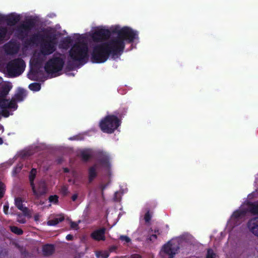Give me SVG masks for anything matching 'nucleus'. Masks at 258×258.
<instances>
[{"instance_id": "a18cd8bd", "label": "nucleus", "mask_w": 258, "mask_h": 258, "mask_svg": "<svg viewBox=\"0 0 258 258\" xmlns=\"http://www.w3.org/2000/svg\"><path fill=\"white\" fill-rule=\"evenodd\" d=\"M128 258H142V257L139 254L134 253L130 255Z\"/></svg>"}, {"instance_id": "412c9836", "label": "nucleus", "mask_w": 258, "mask_h": 258, "mask_svg": "<svg viewBox=\"0 0 258 258\" xmlns=\"http://www.w3.org/2000/svg\"><path fill=\"white\" fill-rule=\"evenodd\" d=\"M96 168V165H94L88 169V181L89 183H91L97 176Z\"/></svg>"}, {"instance_id": "79ce46f5", "label": "nucleus", "mask_w": 258, "mask_h": 258, "mask_svg": "<svg viewBox=\"0 0 258 258\" xmlns=\"http://www.w3.org/2000/svg\"><path fill=\"white\" fill-rule=\"evenodd\" d=\"M117 249V246L115 245H112L109 248V253L115 251Z\"/></svg>"}, {"instance_id": "de8ad7c7", "label": "nucleus", "mask_w": 258, "mask_h": 258, "mask_svg": "<svg viewBox=\"0 0 258 258\" xmlns=\"http://www.w3.org/2000/svg\"><path fill=\"white\" fill-rule=\"evenodd\" d=\"M73 236L71 234H68L66 236V239L68 240H72L73 239Z\"/></svg>"}, {"instance_id": "ddd939ff", "label": "nucleus", "mask_w": 258, "mask_h": 258, "mask_svg": "<svg viewBox=\"0 0 258 258\" xmlns=\"http://www.w3.org/2000/svg\"><path fill=\"white\" fill-rule=\"evenodd\" d=\"M3 19V21L6 22L9 26H13L15 25L20 20V16L14 13H12L8 16H4L0 15Z\"/></svg>"}, {"instance_id": "2eb2a0df", "label": "nucleus", "mask_w": 258, "mask_h": 258, "mask_svg": "<svg viewBox=\"0 0 258 258\" xmlns=\"http://www.w3.org/2000/svg\"><path fill=\"white\" fill-rule=\"evenodd\" d=\"M17 101H15L13 98L11 100L6 99L3 100L0 103V107L2 109H16L18 108Z\"/></svg>"}, {"instance_id": "1a4fd4ad", "label": "nucleus", "mask_w": 258, "mask_h": 258, "mask_svg": "<svg viewBox=\"0 0 258 258\" xmlns=\"http://www.w3.org/2000/svg\"><path fill=\"white\" fill-rule=\"evenodd\" d=\"M96 156L98 162L102 167L107 169H110V157L106 152L99 151L97 153Z\"/></svg>"}, {"instance_id": "c9c22d12", "label": "nucleus", "mask_w": 258, "mask_h": 258, "mask_svg": "<svg viewBox=\"0 0 258 258\" xmlns=\"http://www.w3.org/2000/svg\"><path fill=\"white\" fill-rule=\"evenodd\" d=\"M5 192V185L4 183L0 181V199L3 198Z\"/></svg>"}, {"instance_id": "09e8293b", "label": "nucleus", "mask_w": 258, "mask_h": 258, "mask_svg": "<svg viewBox=\"0 0 258 258\" xmlns=\"http://www.w3.org/2000/svg\"><path fill=\"white\" fill-rule=\"evenodd\" d=\"M78 198V195L77 194H74L72 196V200L73 201H75Z\"/></svg>"}, {"instance_id": "c85d7f7f", "label": "nucleus", "mask_w": 258, "mask_h": 258, "mask_svg": "<svg viewBox=\"0 0 258 258\" xmlns=\"http://www.w3.org/2000/svg\"><path fill=\"white\" fill-rule=\"evenodd\" d=\"M244 215V212L241 210L234 211L232 215V218L239 219Z\"/></svg>"}, {"instance_id": "a211bd4d", "label": "nucleus", "mask_w": 258, "mask_h": 258, "mask_svg": "<svg viewBox=\"0 0 258 258\" xmlns=\"http://www.w3.org/2000/svg\"><path fill=\"white\" fill-rule=\"evenodd\" d=\"M15 204L17 208L23 213L25 216L29 215V210L28 208L23 207V201L21 198L15 199Z\"/></svg>"}, {"instance_id": "9b49d317", "label": "nucleus", "mask_w": 258, "mask_h": 258, "mask_svg": "<svg viewBox=\"0 0 258 258\" xmlns=\"http://www.w3.org/2000/svg\"><path fill=\"white\" fill-rule=\"evenodd\" d=\"M36 22V19L30 18L26 19L20 25L22 30L28 35L30 32L35 27Z\"/></svg>"}, {"instance_id": "4d7b16f0", "label": "nucleus", "mask_w": 258, "mask_h": 258, "mask_svg": "<svg viewBox=\"0 0 258 258\" xmlns=\"http://www.w3.org/2000/svg\"><path fill=\"white\" fill-rule=\"evenodd\" d=\"M3 140L2 138H0V145L3 144Z\"/></svg>"}, {"instance_id": "4be33fe9", "label": "nucleus", "mask_w": 258, "mask_h": 258, "mask_svg": "<svg viewBox=\"0 0 258 258\" xmlns=\"http://www.w3.org/2000/svg\"><path fill=\"white\" fill-rule=\"evenodd\" d=\"M248 208L252 214L258 216V202L249 203Z\"/></svg>"}, {"instance_id": "13d9d810", "label": "nucleus", "mask_w": 258, "mask_h": 258, "mask_svg": "<svg viewBox=\"0 0 258 258\" xmlns=\"http://www.w3.org/2000/svg\"><path fill=\"white\" fill-rule=\"evenodd\" d=\"M0 128H1V129H2V130H3V131L4 130V128H3V126H0Z\"/></svg>"}, {"instance_id": "6ab92c4d", "label": "nucleus", "mask_w": 258, "mask_h": 258, "mask_svg": "<svg viewBox=\"0 0 258 258\" xmlns=\"http://www.w3.org/2000/svg\"><path fill=\"white\" fill-rule=\"evenodd\" d=\"M26 96L27 93L26 90L24 89L20 88L12 98L17 102H21L24 100Z\"/></svg>"}, {"instance_id": "b1692460", "label": "nucleus", "mask_w": 258, "mask_h": 258, "mask_svg": "<svg viewBox=\"0 0 258 258\" xmlns=\"http://www.w3.org/2000/svg\"><path fill=\"white\" fill-rule=\"evenodd\" d=\"M80 156L83 161L87 162L91 158L92 155L90 151L87 150L81 151L80 153Z\"/></svg>"}, {"instance_id": "f03ea898", "label": "nucleus", "mask_w": 258, "mask_h": 258, "mask_svg": "<svg viewBox=\"0 0 258 258\" xmlns=\"http://www.w3.org/2000/svg\"><path fill=\"white\" fill-rule=\"evenodd\" d=\"M69 56L73 61H77L81 64H85L89 58L87 45L83 42L75 43L69 50Z\"/></svg>"}, {"instance_id": "3c124183", "label": "nucleus", "mask_w": 258, "mask_h": 258, "mask_svg": "<svg viewBox=\"0 0 258 258\" xmlns=\"http://www.w3.org/2000/svg\"><path fill=\"white\" fill-rule=\"evenodd\" d=\"M151 231H154V233L156 234H160V232L159 231V230L158 229H155L154 230L151 229Z\"/></svg>"}, {"instance_id": "f257e3e1", "label": "nucleus", "mask_w": 258, "mask_h": 258, "mask_svg": "<svg viewBox=\"0 0 258 258\" xmlns=\"http://www.w3.org/2000/svg\"><path fill=\"white\" fill-rule=\"evenodd\" d=\"M113 32L117 34V37L93 45L90 58L93 63H103L110 55L114 57L120 55L124 49L125 41L131 43L138 38V33L128 27L115 28Z\"/></svg>"}, {"instance_id": "bb28decb", "label": "nucleus", "mask_w": 258, "mask_h": 258, "mask_svg": "<svg viewBox=\"0 0 258 258\" xmlns=\"http://www.w3.org/2000/svg\"><path fill=\"white\" fill-rule=\"evenodd\" d=\"M127 112V109L125 108H120L115 112V114L118 118L123 117Z\"/></svg>"}, {"instance_id": "f3484780", "label": "nucleus", "mask_w": 258, "mask_h": 258, "mask_svg": "<svg viewBox=\"0 0 258 258\" xmlns=\"http://www.w3.org/2000/svg\"><path fill=\"white\" fill-rule=\"evenodd\" d=\"M12 86L10 83L4 84L0 88V103L3 100H6V97L12 89Z\"/></svg>"}, {"instance_id": "a19ab883", "label": "nucleus", "mask_w": 258, "mask_h": 258, "mask_svg": "<svg viewBox=\"0 0 258 258\" xmlns=\"http://www.w3.org/2000/svg\"><path fill=\"white\" fill-rule=\"evenodd\" d=\"M157 238V235L156 234H152L150 236L149 238H148V240L150 241H154Z\"/></svg>"}, {"instance_id": "58836bf2", "label": "nucleus", "mask_w": 258, "mask_h": 258, "mask_svg": "<svg viewBox=\"0 0 258 258\" xmlns=\"http://www.w3.org/2000/svg\"><path fill=\"white\" fill-rule=\"evenodd\" d=\"M1 114L5 117H8L10 115V112L7 109H2Z\"/></svg>"}, {"instance_id": "f704fd0d", "label": "nucleus", "mask_w": 258, "mask_h": 258, "mask_svg": "<svg viewBox=\"0 0 258 258\" xmlns=\"http://www.w3.org/2000/svg\"><path fill=\"white\" fill-rule=\"evenodd\" d=\"M60 192L63 196H66L69 194L68 186L67 185H63L60 189Z\"/></svg>"}, {"instance_id": "5701e85b", "label": "nucleus", "mask_w": 258, "mask_h": 258, "mask_svg": "<svg viewBox=\"0 0 258 258\" xmlns=\"http://www.w3.org/2000/svg\"><path fill=\"white\" fill-rule=\"evenodd\" d=\"M64 220V216L60 215L59 217L55 218L48 221L47 225L49 226H55L58 224L59 222L63 221Z\"/></svg>"}, {"instance_id": "ea45409f", "label": "nucleus", "mask_w": 258, "mask_h": 258, "mask_svg": "<svg viewBox=\"0 0 258 258\" xmlns=\"http://www.w3.org/2000/svg\"><path fill=\"white\" fill-rule=\"evenodd\" d=\"M21 169L22 167L21 166H16L13 171V175H16V174L20 172Z\"/></svg>"}, {"instance_id": "393cba45", "label": "nucleus", "mask_w": 258, "mask_h": 258, "mask_svg": "<svg viewBox=\"0 0 258 258\" xmlns=\"http://www.w3.org/2000/svg\"><path fill=\"white\" fill-rule=\"evenodd\" d=\"M37 170L35 168H32L30 171L29 175V179L31 186H33L34 184V180L36 177Z\"/></svg>"}, {"instance_id": "473e14b6", "label": "nucleus", "mask_w": 258, "mask_h": 258, "mask_svg": "<svg viewBox=\"0 0 258 258\" xmlns=\"http://www.w3.org/2000/svg\"><path fill=\"white\" fill-rule=\"evenodd\" d=\"M48 200L50 203L57 204L58 202V197L56 195L50 196Z\"/></svg>"}, {"instance_id": "6e6d98bb", "label": "nucleus", "mask_w": 258, "mask_h": 258, "mask_svg": "<svg viewBox=\"0 0 258 258\" xmlns=\"http://www.w3.org/2000/svg\"><path fill=\"white\" fill-rule=\"evenodd\" d=\"M19 222L20 223H22V224H24L26 222V220L25 219H23L20 221H19Z\"/></svg>"}, {"instance_id": "2f4dec72", "label": "nucleus", "mask_w": 258, "mask_h": 258, "mask_svg": "<svg viewBox=\"0 0 258 258\" xmlns=\"http://www.w3.org/2000/svg\"><path fill=\"white\" fill-rule=\"evenodd\" d=\"M216 254L214 252L213 250L211 248H208L206 258H216Z\"/></svg>"}, {"instance_id": "864d4df0", "label": "nucleus", "mask_w": 258, "mask_h": 258, "mask_svg": "<svg viewBox=\"0 0 258 258\" xmlns=\"http://www.w3.org/2000/svg\"><path fill=\"white\" fill-rule=\"evenodd\" d=\"M77 226H78V225H77L76 223H75V222H72V223H71V227H72V228H75V227H77Z\"/></svg>"}, {"instance_id": "4468645a", "label": "nucleus", "mask_w": 258, "mask_h": 258, "mask_svg": "<svg viewBox=\"0 0 258 258\" xmlns=\"http://www.w3.org/2000/svg\"><path fill=\"white\" fill-rule=\"evenodd\" d=\"M45 34L40 33H35L31 35L29 39L25 41V44L27 45L31 44H36L38 43H41L43 38H44Z\"/></svg>"}, {"instance_id": "c03bdc74", "label": "nucleus", "mask_w": 258, "mask_h": 258, "mask_svg": "<svg viewBox=\"0 0 258 258\" xmlns=\"http://www.w3.org/2000/svg\"><path fill=\"white\" fill-rule=\"evenodd\" d=\"M9 206L8 204L4 205L3 207V211L5 214H8V211H9Z\"/></svg>"}, {"instance_id": "7c9ffc66", "label": "nucleus", "mask_w": 258, "mask_h": 258, "mask_svg": "<svg viewBox=\"0 0 258 258\" xmlns=\"http://www.w3.org/2000/svg\"><path fill=\"white\" fill-rule=\"evenodd\" d=\"M10 228L11 231L13 233H14L16 234H17L18 235H21L23 234V231L22 230V229L17 227V226H11L10 227Z\"/></svg>"}, {"instance_id": "72a5a7b5", "label": "nucleus", "mask_w": 258, "mask_h": 258, "mask_svg": "<svg viewBox=\"0 0 258 258\" xmlns=\"http://www.w3.org/2000/svg\"><path fill=\"white\" fill-rule=\"evenodd\" d=\"M152 213H151L149 210H148L145 213V216H144V220H145L146 222L149 223L151 221V218H152Z\"/></svg>"}, {"instance_id": "c756f323", "label": "nucleus", "mask_w": 258, "mask_h": 258, "mask_svg": "<svg viewBox=\"0 0 258 258\" xmlns=\"http://www.w3.org/2000/svg\"><path fill=\"white\" fill-rule=\"evenodd\" d=\"M29 88L33 91H38L41 89V85L38 83H33L29 85Z\"/></svg>"}, {"instance_id": "4c0bfd02", "label": "nucleus", "mask_w": 258, "mask_h": 258, "mask_svg": "<svg viewBox=\"0 0 258 258\" xmlns=\"http://www.w3.org/2000/svg\"><path fill=\"white\" fill-rule=\"evenodd\" d=\"M119 239L122 241H125L126 243H128L131 241V238L126 235H120Z\"/></svg>"}, {"instance_id": "37998d69", "label": "nucleus", "mask_w": 258, "mask_h": 258, "mask_svg": "<svg viewBox=\"0 0 258 258\" xmlns=\"http://www.w3.org/2000/svg\"><path fill=\"white\" fill-rule=\"evenodd\" d=\"M63 42L65 43L71 44L73 42V40L71 37H67L64 39Z\"/></svg>"}, {"instance_id": "39448f33", "label": "nucleus", "mask_w": 258, "mask_h": 258, "mask_svg": "<svg viewBox=\"0 0 258 258\" xmlns=\"http://www.w3.org/2000/svg\"><path fill=\"white\" fill-rule=\"evenodd\" d=\"M25 67V61L21 58H17L10 61L7 64L6 69L10 76L16 77L23 73Z\"/></svg>"}, {"instance_id": "6e6552de", "label": "nucleus", "mask_w": 258, "mask_h": 258, "mask_svg": "<svg viewBox=\"0 0 258 258\" xmlns=\"http://www.w3.org/2000/svg\"><path fill=\"white\" fill-rule=\"evenodd\" d=\"M179 249L178 244L169 241L163 246L160 254L163 256V254H165L169 256L168 258H173Z\"/></svg>"}, {"instance_id": "49530a36", "label": "nucleus", "mask_w": 258, "mask_h": 258, "mask_svg": "<svg viewBox=\"0 0 258 258\" xmlns=\"http://www.w3.org/2000/svg\"><path fill=\"white\" fill-rule=\"evenodd\" d=\"M17 51L16 50H14L13 47H9V49L7 50L8 53L11 54V53H17Z\"/></svg>"}, {"instance_id": "a878e982", "label": "nucleus", "mask_w": 258, "mask_h": 258, "mask_svg": "<svg viewBox=\"0 0 258 258\" xmlns=\"http://www.w3.org/2000/svg\"><path fill=\"white\" fill-rule=\"evenodd\" d=\"M16 31L17 32L19 38L21 39H23L28 36L26 33H25L23 30H22L20 25L17 27Z\"/></svg>"}, {"instance_id": "aec40b11", "label": "nucleus", "mask_w": 258, "mask_h": 258, "mask_svg": "<svg viewBox=\"0 0 258 258\" xmlns=\"http://www.w3.org/2000/svg\"><path fill=\"white\" fill-rule=\"evenodd\" d=\"M55 251V247L53 244H46L42 247V252L44 256H50L52 255Z\"/></svg>"}, {"instance_id": "5fc2aeb1", "label": "nucleus", "mask_w": 258, "mask_h": 258, "mask_svg": "<svg viewBox=\"0 0 258 258\" xmlns=\"http://www.w3.org/2000/svg\"><path fill=\"white\" fill-rule=\"evenodd\" d=\"M63 171H64V172H65V173H68V172H69L70 170H69V168H63Z\"/></svg>"}, {"instance_id": "7ed1b4c3", "label": "nucleus", "mask_w": 258, "mask_h": 258, "mask_svg": "<svg viewBox=\"0 0 258 258\" xmlns=\"http://www.w3.org/2000/svg\"><path fill=\"white\" fill-rule=\"evenodd\" d=\"M56 35L54 33H49L45 34L40 44V52L44 56L52 54L56 49Z\"/></svg>"}, {"instance_id": "dca6fc26", "label": "nucleus", "mask_w": 258, "mask_h": 258, "mask_svg": "<svg viewBox=\"0 0 258 258\" xmlns=\"http://www.w3.org/2000/svg\"><path fill=\"white\" fill-rule=\"evenodd\" d=\"M247 227L251 233L258 237V217L250 219L248 222Z\"/></svg>"}, {"instance_id": "603ef678", "label": "nucleus", "mask_w": 258, "mask_h": 258, "mask_svg": "<svg viewBox=\"0 0 258 258\" xmlns=\"http://www.w3.org/2000/svg\"><path fill=\"white\" fill-rule=\"evenodd\" d=\"M106 187V185H104V184H102L101 185V190H102V192L105 189Z\"/></svg>"}, {"instance_id": "8fccbe9b", "label": "nucleus", "mask_w": 258, "mask_h": 258, "mask_svg": "<svg viewBox=\"0 0 258 258\" xmlns=\"http://www.w3.org/2000/svg\"><path fill=\"white\" fill-rule=\"evenodd\" d=\"M80 137L78 136H74L73 137H71V138H70V140H80Z\"/></svg>"}, {"instance_id": "423d86ee", "label": "nucleus", "mask_w": 258, "mask_h": 258, "mask_svg": "<svg viewBox=\"0 0 258 258\" xmlns=\"http://www.w3.org/2000/svg\"><path fill=\"white\" fill-rule=\"evenodd\" d=\"M64 64L63 58L54 55L45 64L44 70L48 74H53L61 71Z\"/></svg>"}, {"instance_id": "0eeeda50", "label": "nucleus", "mask_w": 258, "mask_h": 258, "mask_svg": "<svg viewBox=\"0 0 258 258\" xmlns=\"http://www.w3.org/2000/svg\"><path fill=\"white\" fill-rule=\"evenodd\" d=\"M111 35V31L108 29H99L95 30L91 35L93 42L99 43L108 40Z\"/></svg>"}, {"instance_id": "f8f14e48", "label": "nucleus", "mask_w": 258, "mask_h": 258, "mask_svg": "<svg viewBox=\"0 0 258 258\" xmlns=\"http://www.w3.org/2000/svg\"><path fill=\"white\" fill-rule=\"evenodd\" d=\"M106 229L102 227L93 231L90 234L91 238L96 241H105L106 240L105 232Z\"/></svg>"}, {"instance_id": "cd10ccee", "label": "nucleus", "mask_w": 258, "mask_h": 258, "mask_svg": "<svg viewBox=\"0 0 258 258\" xmlns=\"http://www.w3.org/2000/svg\"><path fill=\"white\" fill-rule=\"evenodd\" d=\"M3 19L0 17V23L2 22ZM7 29L6 27L0 28V41L3 40L6 37L7 33Z\"/></svg>"}, {"instance_id": "20e7f679", "label": "nucleus", "mask_w": 258, "mask_h": 258, "mask_svg": "<svg viewBox=\"0 0 258 258\" xmlns=\"http://www.w3.org/2000/svg\"><path fill=\"white\" fill-rule=\"evenodd\" d=\"M121 121L115 115H108L101 120L99 126L105 133L112 134L120 125Z\"/></svg>"}, {"instance_id": "9d476101", "label": "nucleus", "mask_w": 258, "mask_h": 258, "mask_svg": "<svg viewBox=\"0 0 258 258\" xmlns=\"http://www.w3.org/2000/svg\"><path fill=\"white\" fill-rule=\"evenodd\" d=\"M31 187L34 195L37 198L45 195L47 192L46 184L44 180H40L38 183L37 188L35 187V184Z\"/></svg>"}, {"instance_id": "e433bc0d", "label": "nucleus", "mask_w": 258, "mask_h": 258, "mask_svg": "<svg viewBox=\"0 0 258 258\" xmlns=\"http://www.w3.org/2000/svg\"><path fill=\"white\" fill-rule=\"evenodd\" d=\"M97 257L101 256L103 258H108L109 256V253L108 251L99 252L96 254Z\"/></svg>"}]
</instances>
